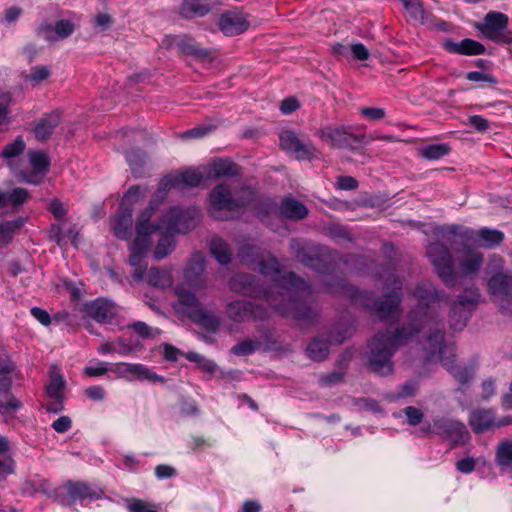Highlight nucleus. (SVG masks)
<instances>
[{
  "mask_svg": "<svg viewBox=\"0 0 512 512\" xmlns=\"http://www.w3.org/2000/svg\"><path fill=\"white\" fill-rule=\"evenodd\" d=\"M414 296L418 304L409 315V323L395 331L378 332L369 342V367L379 375L393 371V354L418 333H422L420 345L427 361L437 359L442 363L448 355L454 356V348L444 343V325L438 314L444 298L430 283L418 284Z\"/></svg>",
  "mask_w": 512,
  "mask_h": 512,
  "instance_id": "obj_1",
  "label": "nucleus"
},
{
  "mask_svg": "<svg viewBox=\"0 0 512 512\" xmlns=\"http://www.w3.org/2000/svg\"><path fill=\"white\" fill-rule=\"evenodd\" d=\"M242 261L252 269L259 271L272 279V290L265 297L269 305L283 315L292 316L298 320H312L316 313L305 305L297 302L294 297L304 294L308 289L303 279L297 278L292 272H283L276 258L257 246L245 243L239 250Z\"/></svg>",
  "mask_w": 512,
  "mask_h": 512,
  "instance_id": "obj_2",
  "label": "nucleus"
},
{
  "mask_svg": "<svg viewBox=\"0 0 512 512\" xmlns=\"http://www.w3.org/2000/svg\"><path fill=\"white\" fill-rule=\"evenodd\" d=\"M153 204L151 202L150 206L139 215L136 223V238L130 245L128 262L132 268L131 276L137 282L143 281L144 272L147 270V263L143 259L151 246L149 236L152 233L163 228L168 231L186 233L196 224L197 211H194V216L188 218L187 214L178 208H171L158 225L150 224L149 220L154 210Z\"/></svg>",
  "mask_w": 512,
  "mask_h": 512,
  "instance_id": "obj_3",
  "label": "nucleus"
},
{
  "mask_svg": "<svg viewBox=\"0 0 512 512\" xmlns=\"http://www.w3.org/2000/svg\"><path fill=\"white\" fill-rule=\"evenodd\" d=\"M247 198H235L227 184L215 186L209 193L207 210L217 220H229L237 216L252 196L249 189L243 190Z\"/></svg>",
  "mask_w": 512,
  "mask_h": 512,
  "instance_id": "obj_4",
  "label": "nucleus"
},
{
  "mask_svg": "<svg viewBox=\"0 0 512 512\" xmlns=\"http://www.w3.org/2000/svg\"><path fill=\"white\" fill-rule=\"evenodd\" d=\"M386 294L382 300H366L364 305L372 309L381 320H395L400 316L401 288L400 279L390 270H384L381 275Z\"/></svg>",
  "mask_w": 512,
  "mask_h": 512,
  "instance_id": "obj_5",
  "label": "nucleus"
},
{
  "mask_svg": "<svg viewBox=\"0 0 512 512\" xmlns=\"http://www.w3.org/2000/svg\"><path fill=\"white\" fill-rule=\"evenodd\" d=\"M319 138L332 148L356 150L366 139L365 134H355L350 126L328 125L318 132Z\"/></svg>",
  "mask_w": 512,
  "mask_h": 512,
  "instance_id": "obj_6",
  "label": "nucleus"
},
{
  "mask_svg": "<svg viewBox=\"0 0 512 512\" xmlns=\"http://www.w3.org/2000/svg\"><path fill=\"white\" fill-rule=\"evenodd\" d=\"M204 178H206V176L202 167L200 169H189L182 173L165 176L159 183L152 203L162 201L167 192L172 188L184 189L186 187H196Z\"/></svg>",
  "mask_w": 512,
  "mask_h": 512,
  "instance_id": "obj_7",
  "label": "nucleus"
},
{
  "mask_svg": "<svg viewBox=\"0 0 512 512\" xmlns=\"http://www.w3.org/2000/svg\"><path fill=\"white\" fill-rule=\"evenodd\" d=\"M480 300V293L477 289H467L450 306L449 322L451 329L462 330L470 316V311Z\"/></svg>",
  "mask_w": 512,
  "mask_h": 512,
  "instance_id": "obj_8",
  "label": "nucleus"
},
{
  "mask_svg": "<svg viewBox=\"0 0 512 512\" xmlns=\"http://www.w3.org/2000/svg\"><path fill=\"white\" fill-rule=\"evenodd\" d=\"M427 256L433 264L436 273L448 286L456 281L454 261L447 247L440 242H433L427 248Z\"/></svg>",
  "mask_w": 512,
  "mask_h": 512,
  "instance_id": "obj_9",
  "label": "nucleus"
},
{
  "mask_svg": "<svg viewBox=\"0 0 512 512\" xmlns=\"http://www.w3.org/2000/svg\"><path fill=\"white\" fill-rule=\"evenodd\" d=\"M508 16L501 12L491 11L486 14L477 29L489 40L501 44L512 43V31L507 30Z\"/></svg>",
  "mask_w": 512,
  "mask_h": 512,
  "instance_id": "obj_10",
  "label": "nucleus"
},
{
  "mask_svg": "<svg viewBox=\"0 0 512 512\" xmlns=\"http://www.w3.org/2000/svg\"><path fill=\"white\" fill-rule=\"evenodd\" d=\"M282 150L293 155L297 160H312L318 158L320 151L310 142L300 139L293 130H285L279 135Z\"/></svg>",
  "mask_w": 512,
  "mask_h": 512,
  "instance_id": "obj_11",
  "label": "nucleus"
},
{
  "mask_svg": "<svg viewBox=\"0 0 512 512\" xmlns=\"http://www.w3.org/2000/svg\"><path fill=\"white\" fill-rule=\"evenodd\" d=\"M453 251L460 273L467 277L476 276L484 263V254L466 244L453 247Z\"/></svg>",
  "mask_w": 512,
  "mask_h": 512,
  "instance_id": "obj_12",
  "label": "nucleus"
},
{
  "mask_svg": "<svg viewBox=\"0 0 512 512\" xmlns=\"http://www.w3.org/2000/svg\"><path fill=\"white\" fill-rule=\"evenodd\" d=\"M488 289L493 301L504 311H512V276L498 273L491 277Z\"/></svg>",
  "mask_w": 512,
  "mask_h": 512,
  "instance_id": "obj_13",
  "label": "nucleus"
},
{
  "mask_svg": "<svg viewBox=\"0 0 512 512\" xmlns=\"http://www.w3.org/2000/svg\"><path fill=\"white\" fill-rule=\"evenodd\" d=\"M76 26L71 19H60L54 25L48 20H43L36 29V35L49 43H54L71 36Z\"/></svg>",
  "mask_w": 512,
  "mask_h": 512,
  "instance_id": "obj_14",
  "label": "nucleus"
},
{
  "mask_svg": "<svg viewBox=\"0 0 512 512\" xmlns=\"http://www.w3.org/2000/svg\"><path fill=\"white\" fill-rule=\"evenodd\" d=\"M28 158L32 171L28 173L25 170L19 169L16 177L21 182L39 184L49 169L50 160L48 155L42 151H29Z\"/></svg>",
  "mask_w": 512,
  "mask_h": 512,
  "instance_id": "obj_15",
  "label": "nucleus"
},
{
  "mask_svg": "<svg viewBox=\"0 0 512 512\" xmlns=\"http://www.w3.org/2000/svg\"><path fill=\"white\" fill-rule=\"evenodd\" d=\"M65 380L58 369L53 366L49 373V383L46 386L49 401L46 404L48 411L57 413L63 409Z\"/></svg>",
  "mask_w": 512,
  "mask_h": 512,
  "instance_id": "obj_16",
  "label": "nucleus"
},
{
  "mask_svg": "<svg viewBox=\"0 0 512 512\" xmlns=\"http://www.w3.org/2000/svg\"><path fill=\"white\" fill-rule=\"evenodd\" d=\"M434 428L437 434L452 441L454 445L465 443L469 439L466 426L457 420L439 418L434 420Z\"/></svg>",
  "mask_w": 512,
  "mask_h": 512,
  "instance_id": "obj_17",
  "label": "nucleus"
},
{
  "mask_svg": "<svg viewBox=\"0 0 512 512\" xmlns=\"http://www.w3.org/2000/svg\"><path fill=\"white\" fill-rule=\"evenodd\" d=\"M250 27L248 15L242 11L233 9L221 14L219 20V29L226 36H235L244 33Z\"/></svg>",
  "mask_w": 512,
  "mask_h": 512,
  "instance_id": "obj_18",
  "label": "nucleus"
},
{
  "mask_svg": "<svg viewBox=\"0 0 512 512\" xmlns=\"http://www.w3.org/2000/svg\"><path fill=\"white\" fill-rule=\"evenodd\" d=\"M205 259L200 253L194 254L184 270L185 280L196 289L207 287V281L204 275Z\"/></svg>",
  "mask_w": 512,
  "mask_h": 512,
  "instance_id": "obj_19",
  "label": "nucleus"
},
{
  "mask_svg": "<svg viewBox=\"0 0 512 512\" xmlns=\"http://www.w3.org/2000/svg\"><path fill=\"white\" fill-rule=\"evenodd\" d=\"M509 423L508 419L496 422L490 409H475L469 416V424L475 433H482L491 428L508 425Z\"/></svg>",
  "mask_w": 512,
  "mask_h": 512,
  "instance_id": "obj_20",
  "label": "nucleus"
},
{
  "mask_svg": "<svg viewBox=\"0 0 512 512\" xmlns=\"http://www.w3.org/2000/svg\"><path fill=\"white\" fill-rule=\"evenodd\" d=\"M206 179H218L222 177H232L238 174V167L228 159H214L202 166Z\"/></svg>",
  "mask_w": 512,
  "mask_h": 512,
  "instance_id": "obj_21",
  "label": "nucleus"
},
{
  "mask_svg": "<svg viewBox=\"0 0 512 512\" xmlns=\"http://www.w3.org/2000/svg\"><path fill=\"white\" fill-rule=\"evenodd\" d=\"M175 295L177 296V302L174 304V308L186 314L188 317H192L194 313L200 310L203 306L196 298L194 293L183 287H176Z\"/></svg>",
  "mask_w": 512,
  "mask_h": 512,
  "instance_id": "obj_22",
  "label": "nucleus"
},
{
  "mask_svg": "<svg viewBox=\"0 0 512 512\" xmlns=\"http://www.w3.org/2000/svg\"><path fill=\"white\" fill-rule=\"evenodd\" d=\"M85 312L88 316L101 323L110 321L116 315L114 305L103 299H97L85 304Z\"/></svg>",
  "mask_w": 512,
  "mask_h": 512,
  "instance_id": "obj_23",
  "label": "nucleus"
},
{
  "mask_svg": "<svg viewBox=\"0 0 512 512\" xmlns=\"http://www.w3.org/2000/svg\"><path fill=\"white\" fill-rule=\"evenodd\" d=\"M26 148V143L21 136L17 137L13 142L4 146L0 156L5 160L11 170L14 171L15 176L19 171L17 158L23 154Z\"/></svg>",
  "mask_w": 512,
  "mask_h": 512,
  "instance_id": "obj_24",
  "label": "nucleus"
},
{
  "mask_svg": "<svg viewBox=\"0 0 512 512\" xmlns=\"http://www.w3.org/2000/svg\"><path fill=\"white\" fill-rule=\"evenodd\" d=\"M72 502L76 500L101 498L102 492L91 488L83 482H67L64 486Z\"/></svg>",
  "mask_w": 512,
  "mask_h": 512,
  "instance_id": "obj_25",
  "label": "nucleus"
},
{
  "mask_svg": "<svg viewBox=\"0 0 512 512\" xmlns=\"http://www.w3.org/2000/svg\"><path fill=\"white\" fill-rule=\"evenodd\" d=\"M60 122V112H53L41 118L34 128V133L37 140H48L53 134L54 129L60 124Z\"/></svg>",
  "mask_w": 512,
  "mask_h": 512,
  "instance_id": "obj_26",
  "label": "nucleus"
},
{
  "mask_svg": "<svg viewBox=\"0 0 512 512\" xmlns=\"http://www.w3.org/2000/svg\"><path fill=\"white\" fill-rule=\"evenodd\" d=\"M148 284L159 287L168 288L173 285L174 279L170 268L152 267L144 272V279Z\"/></svg>",
  "mask_w": 512,
  "mask_h": 512,
  "instance_id": "obj_27",
  "label": "nucleus"
},
{
  "mask_svg": "<svg viewBox=\"0 0 512 512\" xmlns=\"http://www.w3.org/2000/svg\"><path fill=\"white\" fill-rule=\"evenodd\" d=\"M280 213L282 216L292 220H302L307 217L309 211L299 200L293 197H286L281 202Z\"/></svg>",
  "mask_w": 512,
  "mask_h": 512,
  "instance_id": "obj_28",
  "label": "nucleus"
},
{
  "mask_svg": "<svg viewBox=\"0 0 512 512\" xmlns=\"http://www.w3.org/2000/svg\"><path fill=\"white\" fill-rule=\"evenodd\" d=\"M472 239L479 246L493 248L504 240V234L496 229L482 228L474 232Z\"/></svg>",
  "mask_w": 512,
  "mask_h": 512,
  "instance_id": "obj_29",
  "label": "nucleus"
},
{
  "mask_svg": "<svg viewBox=\"0 0 512 512\" xmlns=\"http://www.w3.org/2000/svg\"><path fill=\"white\" fill-rule=\"evenodd\" d=\"M226 312L228 317L234 321H243L251 316L255 318L261 316L253 310L252 305L249 302L243 300L229 303L227 305Z\"/></svg>",
  "mask_w": 512,
  "mask_h": 512,
  "instance_id": "obj_30",
  "label": "nucleus"
},
{
  "mask_svg": "<svg viewBox=\"0 0 512 512\" xmlns=\"http://www.w3.org/2000/svg\"><path fill=\"white\" fill-rule=\"evenodd\" d=\"M213 6V0H186L183 4V12L189 17H202Z\"/></svg>",
  "mask_w": 512,
  "mask_h": 512,
  "instance_id": "obj_31",
  "label": "nucleus"
},
{
  "mask_svg": "<svg viewBox=\"0 0 512 512\" xmlns=\"http://www.w3.org/2000/svg\"><path fill=\"white\" fill-rule=\"evenodd\" d=\"M191 319L201 327L205 328L210 332H215L220 326L219 318L207 311L204 307L198 310Z\"/></svg>",
  "mask_w": 512,
  "mask_h": 512,
  "instance_id": "obj_32",
  "label": "nucleus"
},
{
  "mask_svg": "<svg viewBox=\"0 0 512 512\" xmlns=\"http://www.w3.org/2000/svg\"><path fill=\"white\" fill-rule=\"evenodd\" d=\"M25 219L18 217L14 220L5 221L0 224V243L3 245L9 244L15 233H17L24 225Z\"/></svg>",
  "mask_w": 512,
  "mask_h": 512,
  "instance_id": "obj_33",
  "label": "nucleus"
},
{
  "mask_svg": "<svg viewBox=\"0 0 512 512\" xmlns=\"http://www.w3.org/2000/svg\"><path fill=\"white\" fill-rule=\"evenodd\" d=\"M454 356L448 355L442 364L450 371L453 377L461 384L468 383L473 378V371L467 367L454 364Z\"/></svg>",
  "mask_w": 512,
  "mask_h": 512,
  "instance_id": "obj_34",
  "label": "nucleus"
},
{
  "mask_svg": "<svg viewBox=\"0 0 512 512\" xmlns=\"http://www.w3.org/2000/svg\"><path fill=\"white\" fill-rule=\"evenodd\" d=\"M409 14V17L420 24L427 23V12L421 0H400Z\"/></svg>",
  "mask_w": 512,
  "mask_h": 512,
  "instance_id": "obj_35",
  "label": "nucleus"
},
{
  "mask_svg": "<svg viewBox=\"0 0 512 512\" xmlns=\"http://www.w3.org/2000/svg\"><path fill=\"white\" fill-rule=\"evenodd\" d=\"M132 225V211L127 209L119 214L113 222V230L118 238L125 239Z\"/></svg>",
  "mask_w": 512,
  "mask_h": 512,
  "instance_id": "obj_36",
  "label": "nucleus"
},
{
  "mask_svg": "<svg viewBox=\"0 0 512 512\" xmlns=\"http://www.w3.org/2000/svg\"><path fill=\"white\" fill-rule=\"evenodd\" d=\"M14 371V363L8 357H0V389L2 391L10 390Z\"/></svg>",
  "mask_w": 512,
  "mask_h": 512,
  "instance_id": "obj_37",
  "label": "nucleus"
},
{
  "mask_svg": "<svg viewBox=\"0 0 512 512\" xmlns=\"http://www.w3.org/2000/svg\"><path fill=\"white\" fill-rule=\"evenodd\" d=\"M210 251L220 264H228L231 260V251L228 245L220 238L212 239Z\"/></svg>",
  "mask_w": 512,
  "mask_h": 512,
  "instance_id": "obj_38",
  "label": "nucleus"
},
{
  "mask_svg": "<svg viewBox=\"0 0 512 512\" xmlns=\"http://www.w3.org/2000/svg\"><path fill=\"white\" fill-rule=\"evenodd\" d=\"M254 278L248 274H236L229 281L231 290L237 293L252 294Z\"/></svg>",
  "mask_w": 512,
  "mask_h": 512,
  "instance_id": "obj_39",
  "label": "nucleus"
},
{
  "mask_svg": "<svg viewBox=\"0 0 512 512\" xmlns=\"http://www.w3.org/2000/svg\"><path fill=\"white\" fill-rule=\"evenodd\" d=\"M115 23L113 15L108 11H98L92 19L93 29L97 33H105L111 30Z\"/></svg>",
  "mask_w": 512,
  "mask_h": 512,
  "instance_id": "obj_40",
  "label": "nucleus"
},
{
  "mask_svg": "<svg viewBox=\"0 0 512 512\" xmlns=\"http://www.w3.org/2000/svg\"><path fill=\"white\" fill-rule=\"evenodd\" d=\"M130 379L133 380H147L150 382L163 381V378L152 372L142 364L130 363Z\"/></svg>",
  "mask_w": 512,
  "mask_h": 512,
  "instance_id": "obj_41",
  "label": "nucleus"
},
{
  "mask_svg": "<svg viewBox=\"0 0 512 512\" xmlns=\"http://www.w3.org/2000/svg\"><path fill=\"white\" fill-rule=\"evenodd\" d=\"M5 207L11 205L14 208L22 206L29 198V193L24 188H14L11 191H3Z\"/></svg>",
  "mask_w": 512,
  "mask_h": 512,
  "instance_id": "obj_42",
  "label": "nucleus"
},
{
  "mask_svg": "<svg viewBox=\"0 0 512 512\" xmlns=\"http://www.w3.org/2000/svg\"><path fill=\"white\" fill-rule=\"evenodd\" d=\"M450 152L447 144H433L419 149V155L428 160H438Z\"/></svg>",
  "mask_w": 512,
  "mask_h": 512,
  "instance_id": "obj_43",
  "label": "nucleus"
},
{
  "mask_svg": "<svg viewBox=\"0 0 512 512\" xmlns=\"http://www.w3.org/2000/svg\"><path fill=\"white\" fill-rule=\"evenodd\" d=\"M13 102V95L9 92L0 94V130L6 129L10 122V105Z\"/></svg>",
  "mask_w": 512,
  "mask_h": 512,
  "instance_id": "obj_44",
  "label": "nucleus"
},
{
  "mask_svg": "<svg viewBox=\"0 0 512 512\" xmlns=\"http://www.w3.org/2000/svg\"><path fill=\"white\" fill-rule=\"evenodd\" d=\"M328 343L325 340L316 338L307 347L308 356L314 361H322L328 355Z\"/></svg>",
  "mask_w": 512,
  "mask_h": 512,
  "instance_id": "obj_45",
  "label": "nucleus"
},
{
  "mask_svg": "<svg viewBox=\"0 0 512 512\" xmlns=\"http://www.w3.org/2000/svg\"><path fill=\"white\" fill-rule=\"evenodd\" d=\"M175 248V240L172 235L166 233L158 241L154 250V257L161 260L167 257Z\"/></svg>",
  "mask_w": 512,
  "mask_h": 512,
  "instance_id": "obj_46",
  "label": "nucleus"
},
{
  "mask_svg": "<svg viewBox=\"0 0 512 512\" xmlns=\"http://www.w3.org/2000/svg\"><path fill=\"white\" fill-rule=\"evenodd\" d=\"M21 407V402L10 393V390L0 389V412L3 414L12 413Z\"/></svg>",
  "mask_w": 512,
  "mask_h": 512,
  "instance_id": "obj_47",
  "label": "nucleus"
},
{
  "mask_svg": "<svg viewBox=\"0 0 512 512\" xmlns=\"http://www.w3.org/2000/svg\"><path fill=\"white\" fill-rule=\"evenodd\" d=\"M51 75V71L47 66H34L31 68L27 76V81L32 86H38L47 80Z\"/></svg>",
  "mask_w": 512,
  "mask_h": 512,
  "instance_id": "obj_48",
  "label": "nucleus"
},
{
  "mask_svg": "<svg viewBox=\"0 0 512 512\" xmlns=\"http://www.w3.org/2000/svg\"><path fill=\"white\" fill-rule=\"evenodd\" d=\"M497 460L500 465L512 468V441L502 442L498 446Z\"/></svg>",
  "mask_w": 512,
  "mask_h": 512,
  "instance_id": "obj_49",
  "label": "nucleus"
},
{
  "mask_svg": "<svg viewBox=\"0 0 512 512\" xmlns=\"http://www.w3.org/2000/svg\"><path fill=\"white\" fill-rule=\"evenodd\" d=\"M186 358L189 361L196 363L199 368L207 373L212 374L216 370V364L212 360H209L198 353L189 352L186 354Z\"/></svg>",
  "mask_w": 512,
  "mask_h": 512,
  "instance_id": "obj_50",
  "label": "nucleus"
},
{
  "mask_svg": "<svg viewBox=\"0 0 512 512\" xmlns=\"http://www.w3.org/2000/svg\"><path fill=\"white\" fill-rule=\"evenodd\" d=\"M460 50L463 55H481L485 52V47L475 40L464 39L461 41Z\"/></svg>",
  "mask_w": 512,
  "mask_h": 512,
  "instance_id": "obj_51",
  "label": "nucleus"
},
{
  "mask_svg": "<svg viewBox=\"0 0 512 512\" xmlns=\"http://www.w3.org/2000/svg\"><path fill=\"white\" fill-rule=\"evenodd\" d=\"M259 346L260 342L246 339L233 346L231 351L237 356H245L252 354Z\"/></svg>",
  "mask_w": 512,
  "mask_h": 512,
  "instance_id": "obj_52",
  "label": "nucleus"
},
{
  "mask_svg": "<svg viewBox=\"0 0 512 512\" xmlns=\"http://www.w3.org/2000/svg\"><path fill=\"white\" fill-rule=\"evenodd\" d=\"M146 189L141 186L131 187L123 197V204L133 205L145 197Z\"/></svg>",
  "mask_w": 512,
  "mask_h": 512,
  "instance_id": "obj_53",
  "label": "nucleus"
},
{
  "mask_svg": "<svg viewBox=\"0 0 512 512\" xmlns=\"http://www.w3.org/2000/svg\"><path fill=\"white\" fill-rule=\"evenodd\" d=\"M360 113L372 121L382 120L386 116L385 110L380 107H363Z\"/></svg>",
  "mask_w": 512,
  "mask_h": 512,
  "instance_id": "obj_54",
  "label": "nucleus"
},
{
  "mask_svg": "<svg viewBox=\"0 0 512 512\" xmlns=\"http://www.w3.org/2000/svg\"><path fill=\"white\" fill-rule=\"evenodd\" d=\"M404 413L408 419L409 424L413 426L421 423L424 417L423 412L413 406L406 407L404 409Z\"/></svg>",
  "mask_w": 512,
  "mask_h": 512,
  "instance_id": "obj_55",
  "label": "nucleus"
},
{
  "mask_svg": "<svg viewBox=\"0 0 512 512\" xmlns=\"http://www.w3.org/2000/svg\"><path fill=\"white\" fill-rule=\"evenodd\" d=\"M467 125L472 126L479 132H484L488 130L490 127L489 121L480 115L469 116L467 120Z\"/></svg>",
  "mask_w": 512,
  "mask_h": 512,
  "instance_id": "obj_56",
  "label": "nucleus"
},
{
  "mask_svg": "<svg viewBox=\"0 0 512 512\" xmlns=\"http://www.w3.org/2000/svg\"><path fill=\"white\" fill-rule=\"evenodd\" d=\"M13 472L14 462L12 458L10 456H0V482Z\"/></svg>",
  "mask_w": 512,
  "mask_h": 512,
  "instance_id": "obj_57",
  "label": "nucleus"
},
{
  "mask_svg": "<svg viewBox=\"0 0 512 512\" xmlns=\"http://www.w3.org/2000/svg\"><path fill=\"white\" fill-rule=\"evenodd\" d=\"M110 371V368L107 367V364L104 362H98L94 366H87L84 368L85 375L89 377H98L102 376L105 373Z\"/></svg>",
  "mask_w": 512,
  "mask_h": 512,
  "instance_id": "obj_58",
  "label": "nucleus"
},
{
  "mask_svg": "<svg viewBox=\"0 0 512 512\" xmlns=\"http://www.w3.org/2000/svg\"><path fill=\"white\" fill-rule=\"evenodd\" d=\"M291 248L295 251L297 259L306 264L311 265L313 259L311 257H308L304 253V247L302 246V243L298 240H292L290 243Z\"/></svg>",
  "mask_w": 512,
  "mask_h": 512,
  "instance_id": "obj_59",
  "label": "nucleus"
},
{
  "mask_svg": "<svg viewBox=\"0 0 512 512\" xmlns=\"http://www.w3.org/2000/svg\"><path fill=\"white\" fill-rule=\"evenodd\" d=\"M336 185L341 190H354L358 187V181L352 176H339Z\"/></svg>",
  "mask_w": 512,
  "mask_h": 512,
  "instance_id": "obj_60",
  "label": "nucleus"
},
{
  "mask_svg": "<svg viewBox=\"0 0 512 512\" xmlns=\"http://www.w3.org/2000/svg\"><path fill=\"white\" fill-rule=\"evenodd\" d=\"M110 371L115 373L118 378L131 381L130 379V363L115 364L110 368Z\"/></svg>",
  "mask_w": 512,
  "mask_h": 512,
  "instance_id": "obj_61",
  "label": "nucleus"
},
{
  "mask_svg": "<svg viewBox=\"0 0 512 512\" xmlns=\"http://www.w3.org/2000/svg\"><path fill=\"white\" fill-rule=\"evenodd\" d=\"M129 512H157L155 509H153L152 505L139 500L134 499L129 503Z\"/></svg>",
  "mask_w": 512,
  "mask_h": 512,
  "instance_id": "obj_62",
  "label": "nucleus"
},
{
  "mask_svg": "<svg viewBox=\"0 0 512 512\" xmlns=\"http://www.w3.org/2000/svg\"><path fill=\"white\" fill-rule=\"evenodd\" d=\"M299 107L300 103L295 97H288L281 102L280 110L283 114H290Z\"/></svg>",
  "mask_w": 512,
  "mask_h": 512,
  "instance_id": "obj_63",
  "label": "nucleus"
},
{
  "mask_svg": "<svg viewBox=\"0 0 512 512\" xmlns=\"http://www.w3.org/2000/svg\"><path fill=\"white\" fill-rule=\"evenodd\" d=\"M350 51L355 59L361 61L367 60L370 55L368 49L361 43L352 44Z\"/></svg>",
  "mask_w": 512,
  "mask_h": 512,
  "instance_id": "obj_64",
  "label": "nucleus"
}]
</instances>
